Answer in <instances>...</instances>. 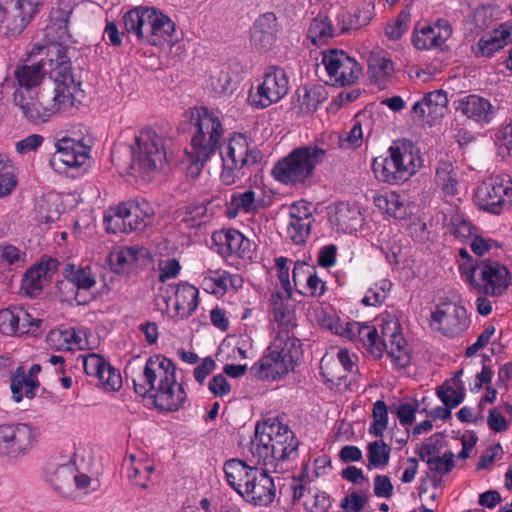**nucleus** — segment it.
<instances>
[{
    "mask_svg": "<svg viewBox=\"0 0 512 512\" xmlns=\"http://www.w3.org/2000/svg\"><path fill=\"white\" fill-rule=\"evenodd\" d=\"M299 442L294 432L279 421H266L256 426L250 452L257 465L271 466L283 473L298 457Z\"/></svg>",
    "mask_w": 512,
    "mask_h": 512,
    "instance_id": "1",
    "label": "nucleus"
},
{
    "mask_svg": "<svg viewBox=\"0 0 512 512\" xmlns=\"http://www.w3.org/2000/svg\"><path fill=\"white\" fill-rule=\"evenodd\" d=\"M223 470L228 485L247 503L268 506L274 501L276 487L267 469L234 458L224 463Z\"/></svg>",
    "mask_w": 512,
    "mask_h": 512,
    "instance_id": "2",
    "label": "nucleus"
},
{
    "mask_svg": "<svg viewBox=\"0 0 512 512\" xmlns=\"http://www.w3.org/2000/svg\"><path fill=\"white\" fill-rule=\"evenodd\" d=\"M193 120L196 130L191 140L192 151L188 153L191 162L188 170L192 176H197L219 149L224 128L218 114L206 107L197 108Z\"/></svg>",
    "mask_w": 512,
    "mask_h": 512,
    "instance_id": "3",
    "label": "nucleus"
},
{
    "mask_svg": "<svg viewBox=\"0 0 512 512\" xmlns=\"http://www.w3.org/2000/svg\"><path fill=\"white\" fill-rule=\"evenodd\" d=\"M422 166L419 150L407 140L395 141L384 158L372 163L375 177L385 183L397 185L408 181Z\"/></svg>",
    "mask_w": 512,
    "mask_h": 512,
    "instance_id": "4",
    "label": "nucleus"
},
{
    "mask_svg": "<svg viewBox=\"0 0 512 512\" xmlns=\"http://www.w3.org/2000/svg\"><path fill=\"white\" fill-rule=\"evenodd\" d=\"M300 341L285 331H279L268 347V352L254 365L255 375L263 380H274L287 374L301 356Z\"/></svg>",
    "mask_w": 512,
    "mask_h": 512,
    "instance_id": "5",
    "label": "nucleus"
},
{
    "mask_svg": "<svg viewBox=\"0 0 512 512\" xmlns=\"http://www.w3.org/2000/svg\"><path fill=\"white\" fill-rule=\"evenodd\" d=\"M326 156V149L316 144L295 148L276 163L272 171L273 176L286 185L304 183L313 175L315 168L325 160Z\"/></svg>",
    "mask_w": 512,
    "mask_h": 512,
    "instance_id": "6",
    "label": "nucleus"
},
{
    "mask_svg": "<svg viewBox=\"0 0 512 512\" xmlns=\"http://www.w3.org/2000/svg\"><path fill=\"white\" fill-rule=\"evenodd\" d=\"M45 481L56 494L68 499L82 498L99 488V481L80 471L73 460L49 466Z\"/></svg>",
    "mask_w": 512,
    "mask_h": 512,
    "instance_id": "7",
    "label": "nucleus"
},
{
    "mask_svg": "<svg viewBox=\"0 0 512 512\" xmlns=\"http://www.w3.org/2000/svg\"><path fill=\"white\" fill-rule=\"evenodd\" d=\"M39 429L27 422L0 425V463L18 465L38 445Z\"/></svg>",
    "mask_w": 512,
    "mask_h": 512,
    "instance_id": "8",
    "label": "nucleus"
},
{
    "mask_svg": "<svg viewBox=\"0 0 512 512\" xmlns=\"http://www.w3.org/2000/svg\"><path fill=\"white\" fill-rule=\"evenodd\" d=\"M49 52L56 54V58L49 59V73L55 83L53 104L50 106L55 108V113L71 112L78 96L83 93L81 82L74 78L71 62L59 46H52Z\"/></svg>",
    "mask_w": 512,
    "mask_h": 512,
    "instance_id": "9",
    "label": "nucleus"
},
{
    "mask_svg": "<svg viewBox=\"0 0 512 512\" xmlns=\"http://www.w3.org/2000/svg\"><path fill=\"white\" fill-rule=\"evenodd\" d=\"M260 152L252 145L250 138L242 133H234L220 149L222 170L220 179L225 185L235 184L247 166L257 163Z\"/></svg>",
    "mask_w": 512,
    "mask_h": 512,
    "instance_id": "10",
    "label": "nucleus"
},
{
    "mask_svg": "<svg viewBox=\"0 0 512 512\" xmlns=\"http://www.w3.org/2000/svg\"><path fill=\"white\" fill-rule=\"evenodd\" d=\"M462 278L478 293L496 297L502 295L511 283L510 272L498 261L484 260L476 265H462Z\"/></svg>",
    "mask_w": 512,
    "mask_h": 512,
    "instance_id": "11",
    "label": "nucleus"
},
{
    "mask_svg": "<svg viewBox=\"0 0 512 512\" xmlns=\"http://www.w3.org/2000/svg\"><path fill=\"white\" fill-rule=\"evenodd\" d=\"M82 136L62 137L55 143V152L50 158V166L57 173L71 174L82 169L88 162L94 139L89 131Z\"/></svg>",
    "mask_w": 512,
    "mask_h": 512,
    "instance_id": "12",
    "label": "nucleus"
},
{
    "mask_svg": "<svg viewBox=\"0 0 512 512\" xmlns=\"http://www.w3.org/2000/svg\"><path fill=\"white\" fill-rule=\"evenodd\" d=\"M164 138L152 127L146 126L135 133L130 146L134 161L144 175H151L163 166L166 159Z\"/></svg>",
    "mask_w": 512,
    "mask_h": 512,
    "instance_id": "13",
    "label": "nucleus"
},
{
    "mask_svg": "<svg viewBox=\"0 0 512 512\" xmlns=\"http://www.w3.org/2000/svg\"><path fill=\"white\" fill-rule=\"evenodd\" d=\"M176 377L174 362L163 355H153L146 360L142 372L133 379L134 391L143 398Z\"/></svg>",
    "mask_w": 512,
    "mask_h": 512,
    "instance_id": "14",
    "label": "nucleus"
},
{
    "mask_svg": "<svg viewBox=\"0 0 512 512\" xmlns=\"http://www.w3.org/2000/svg\"><path fill=\"white\" fill-rule=\"evenodd\" d=\"M321 64L327 73V83L332 86L353 85L362 75L360 64L343 50L330 49L324 51Z\"/></svg>",
    "mask_w": 512,
    "mask_h": 512,
    "instance_id": "15",
    "label": "nucleus"
},
{
    "mask_svg": "<svg viewBox=\"0 0 512 512\" xmlns=\"http://www.w3.org/2000/svg\"><path fill=\"white\" fill-rule=\"evenodd\" d=\"M289 90V80L284 69L278 66L268 67L258 84L255 93H250L252 106L264 109L280 101Z\"/></svg>",
    "mask_w": 512,
    "mask_h": 512,
    "instance_id": "16",
    "label": "nucleus"
},
{
    "mask_svg": "<svg viewBox=\"0 0 512 512\" xmlns=\"http://www.w3.org/2000/svg\"><path fill=\"white\" fill-rule=\"evenodd\" d=\"M378 330L381 339L387 343L386 353L393 366L397 369H405L410 364L411 356L397 317L391 314L382 316Z\"/></svg>",
    "mask_w": 512,
    "mask_h": 512,
    "instance_id": "17",
    "label": "nucleus"
},
{
    "mask_svg": "<svg viewBox=\"0 0 512 512\" xmlns=\"http://www.w3.org/2000/svg\"><path fill=\"white\" fill-rule=\"evenodd\" d=\"M431 327L444 336L458 337L469 327L470 320L466 309L456 302H440L431 314Z\"/></svg>",
    "mask_w": 512,
    "mask_h": 512,
    "instance_id": "18",
    "label": "nucleus"
},
{
    "mask_svg": "<svg viewBox=\"0 0 512 512\" xmlns=\"http://www.w3.org/2000/svg\"><path fill=\"white\" fill-rule=\"evenodd\" d=\"M142 399L161 414L178 412L188 403L187 392L177 377Z\"/></svg>",
    "mask_w": 512,
    "mask_h": 512,
    "instance_id": "19",
    "label": "nucleus"
},
{
    "mask_svg": "<svg viewBox=\"0 0 512 512\" xmlns=\"http://www.w3.org/2000/svg\"><path fill=\"white\" fill-rule=\"evenodd\" d=\"M475 201L481 209L498 213L501 205L512 203L511 180L495 177L483 182L477 188Z\"/></svg>",
    "mask_w": 512,
    "mask_h": 512,
    "instance_id": "20",
    "label": "nucleus"
},
{
    "mask_svg": "<svg viewBox=\"0 0 512 512\" xmlns=\"http://www.w3.org/2000/svg\"><path fill=\"white\" fill-rule=\"evenodd\" d=\"M212 240L219 246V253L226 258L252 259L253 257L251 241L236 229L215 232Z\"/></svg>",
    "mask_w": 512,
    "mask_h": 512,
    "instance_id": "21",
    "label": "nucleus"
},
{
    "mask_svg": "<svg viewBox=\"0 0 512 512\" xmlns=\"http://www.w3.org/2000/svg\"><path fill=\"white\" fill-rule=\"evenodd\" d=\"M448 97L445 91L435 90L425 94L412 106L413 117L430 126L439 122L447 111Z\"/></svg>",
    "mask_w": 512,
    "mask_h": 512,
    "instance_id": "22",
    "label": "nucleus"
},
{
    "mask_svg": "<svg viewBox=\"0 0 512 512\" xmlns=\"http://www.w3.org/2000/svg\"><path fill=\"white\" fill-rule=\"evenodd\" d=\"M83 367L87 375L94 376L107 391H118L123 384L120 373L104 358L91 353L83 357Z\"/></svg>",
    "mask_w": 512,
    "mask_h": 512,
    "instance_id": "23",
    "label": "nucleus"
},
{
    "mask_svg": "<svg viewBox=\"0 0 512 512\" xmlns=\"http://www.w3.org/2000/svg\"><path fill=\"white\" fill-rule=\"evenodd\" d=\"M451 34L450 23L445 19H438L433 25L416 27L413 33V44L419 50L441 48Z\"/></svg>",
    "mask_w": 512,
    "mask_h": 512,
    "instance_id": "24",
    "label": "nucleus"
},
{
    "mask_svg": "<svg viewBox=\"0 0 512 512\" xmlns=\"http://www.w3.org/2000/svg\"><path fill=\"white\" fill-rule=\"evenodd\" d=\"M348 339L362 345L375 359L381 358L387 350V343L381 339L374 325L354 321L349 328Z\"/></svg>",
    "mask_w": 512,
    "mask_h": 512,
    "instance_id": "25",
    "label": "nucleus"
},
{
    "mask_svg": "<svg viewBox=\"0 0 512 512\" xmlns=\"http://www.w3.org/2000/svg\"><path fill=\"white\" fill-rule=\"evenodd\" d=\"M374 120L367 112H360L351 121V127L338 136V145L344 150L359 148L364 139H368L373 133Z\"/></svg>",
    "mask_w": 512,
    "mask_h": 512,
    "instance_id": "26",
    "label": "nucleus"
},
{
    "mask_svg": "<svg viewBox=\"0 0 512 512\" xmlns=\"http://www.w3.org/2000/svg\"><path fill=\"white\" fill-rule=\"evenodd\" d=\"M455 108L457 112L478 124H488L494 118L493 105L488 99L478 94L461 97Z\"/></svg>",
    "mask_w": 512,
    "mask_h": 512,
    "instance_id": "27",
    "label": "nucleus"
},
{
    "mask_svg": "<svg viewBox=\"0 0 512 512\" xmlns=\"http://www.w3.org/2000/svg\"><path fill=\"white\" fill-rule=\"evenodd\" d=\"M277 19L273 13L260 15L251 30L252 45L258 49L267 51L276 42Z\"/></svg>",
    "mask_w": 512,
    "mask_h": 512,
    "instance_id": "28",
    "label": "nucleus"
},
{
    "mask_svg": "<svg viewBox=\"0 0 512 512\" xmlns=\"http://www.w3.org/2000/svg\"><path fill=\"white\" fill-rule=\"evenodd\" d=\"M14 102L20 107L24 116L36 124L47 122L55 114V108L44 105L38 95L16 92Z\"/></svg>",
    "mask_w": 512,
    "mask_h": 512,
    "instance_id": "29",
    "label": "nucleus"
},
{
    "mask_svg": "<svg viewBox=\"0 0 512 512\" xmlns=\"http://www.w3.org/2000/svg\"><path fill=\"white\" fill-rule=\"evenodd\" d=\"M30 19L22 11L14 10L10 0H0V35L13 37L22 33Z\"/></svg>",
    "mask_w": 512,
    "mask_h": 512,
    "instance_id": "30",
    "label": "nucleus"
},
{
    "mask_svg": "<svg viewBox=\"0 0 512 512\" xmlns=\"http://www.w3.org/2000/svg\"><path fill=\"white\" fill-rule=\"evenodd\" d=\"M291 296L285 292H273L270 298L271 314L275 322L282 327L281 331L289 333V329L296 326L294 307L291 304Z\"/></svg>",
    "mask_w": 512,
    "mask_h": 512,
    "instance_id": "31",
    "label": "nucleus"
},
{
    "mask_svg": "<svg viewBox=\"0 0 512 512\" xmlns=\"http://www.w3.org/2000/svg\"><path fill=\"white\" fill-rule=\"evenodd\" d=\"M263 199L260 193L253 189L243 192H234L231 195L227 206V215L229 218H235L239 214H250L262 207Z\"/></svg>",
    "mask_w": 512,
    "mask_h": 512,
    "instance_id": "32",
    "label": "nucleus"
},
{
    "mask_svg": "<svg viewBox=\"0 0 512 512\" xmlns=\"http://www.w3.org/2000/svg\"><path fill=\"white\" fill-rule=\"evenodd\" d=\"M145 42L154 46H172L177 40L175 24L162 12L158 11Z\"/></svg>",
    "mask_w": 512,
    "mask_h": 512,
    "instance_id": "33",
    "label": "nucleus"
},
{
    "mask_svg": "<svg viewBox=\"0 0 512 512\" xmlns=\"http://www.w3.org/2000/svg\"><path fill=\"white\" fill-rule=\"evenodd\" d=\"M175 296V310L180 318L189 317L198 306V289L187 283L182 282L176 286L171 287Z\"/></svg>",
    "mask_w": 512,
    "mask_h": 512,
    "instance_id": "34",
    "label": "nucleus"
},
{
    "mask_svg": "<svg viewBox=\"0 0 512 512\" xmlns=\"http://www.w3.org/2000/svg\"><path fill=\"white\" fill-rule=\"evenodd\" d=\"M512 40V25L502 23L486 37L480 38L477 43L482 56H492Z\"/></svg>",
    "mask_w": 512,
    "mask_h": 512,
    "instance_id": "35",
    "label": "nucleus"
},
{
    "mask_svg": "<svg viewBox=\"0 0 512 512\" xmlns=\"http://www.w3.org/2000/svg\"><path fill=\"white\" fill-rule=\"evenodd\" d=\"M360 211L357 207L346 202L335 205L329 212V220L337 230L350 233L356 229Z\"/></svg>",
    "mask_w": 512,
    "mask_h": 512,
    "instance_id": "36",
    "label": "nucleus"
},
{
    "mask_svg": "<svg viewBox=\"0 0 512 512\" xmlns=\"http://www.w3.org/2000/svg\"><path fill=\"white\" fill-rule=\"evenodd\" d=\"M158 11L149 6H138L130 9V32L132 31L138 40L145 42Z\"/></svg>",
    "mask_w": 512,
    "mask_h": 512,
    "instance_id": "37",
    "label": "nucleus"
},
{
    "mask_svg": "<svg viewBox=\"0 0 512 512\" xmlns=\"http://www.w3.org/2000/svg\"><path fill=\"white\" fill-rule=\"evenodd\" d=\"M63 276L79 290H90L96 285V273L91 265L81 267L67 264L63 269Z\"/></svg>",
    "mask_w": 512,
    "mask_h": 512,
    "instance_id": "38",
    "label": "nucleus"
},
{
    "mask_svg": "<svg viewBox=\"0 0 512 512\" xmlns=\"http://www.w3.org/2000/svg\"><path fill=\"white\" fill-rule=\"evenodd\" d=\"M38 387L39 382L37 378L27 377L25 370L19 367L11 379L12 399L16 403H19L24 396L31 399L36 395Z\"/></svg>",
    "mask_w": 512,
    "mask_h": 512,
    "instance_id": "39",
    "label": "nucleus"
},
{
    "mask_svg": "<svg viewBox=\"0 0 512 512\" xmlns=\"http://www.w3.org/2000/svg\"><path fill=\"white\" fill-rule=\"evenodd\" d=\"M327 99V91L322 85L304 86L298 89V105L303 114L316 111Z\"/></svg>",
    "mask_w": 512,
    "mask_h": 512,
    "instance_id": "40",
    "label": "nucleus"
},
{
    "mask_svg": "<svg viewBox=\"0 0 512 512\" xmlns=\"http://www.w3.org/2000/svg\"><path fill=\"white\" fill-rule=\"evenodd\" d=\"M154 219V209L144 199L130 201V231H144Z\"/></svg>",
    "mask_w": 512,
    "mask_h": 512,
    "instance_id": "41",
    "label": "nucleus"
},
{
    "mask_svg": "<svg viewBox=\"0 0 512 512\" xmlns=\"http://www.w3.org/2000/svg\"><path fill=\"white\" fill-rule=\"evenodd\" d=\"M83 336L84 335L81 331L69 328L62 331H52L48 336V340L60 350H81L84 349L86 345V341Z\"/></svg>",
    "mask_w": 512,
    "mask_h": 512,
    "instance_id": "42",
    "label": "nucleus"
},
{
    "mask_svg": "<svg viewBox=\"0 0 512 512\" xmlns=\"http://www.w3.org/2000/svg\"><path fill=\"white\" fill-rule=\"evenodd\" d=\"M46 65L49 66V59L46 62L41 60L31 65L19 67L15 72L19 85L27 89L38 85L44 76V72L47 70L45 68Z\"/></svg>",
    "mask_w": 512,
    "mask_h": 512,
    "instance_id": "43",
    "label": "nucleus"
},
{
    "mask_svg": "<svg viewBox=\"0 0 512 512\" xmlns=\"http://www.w3.org/2000/svg\"><path fill=\"white\" fill-rule=\"evenodd\" d=\"M436 184L441 188L445 195L453 196L458 191V171L451 163H440L436 170Z\"/></svg>",
    "mask_w": 512,
    "mask_h": 512,
    "instance_id": "44",
    "label": "nucleus"
},
{
    "mask_svg": "<svg viewBox=\"0 0 512 512\" xmlns=\"http://www.w3.org/2000/svg\"><path fill=\"white\" fill-rule=\"evenodd\" d=\"M391 447L386 444L382 439L370 442L367 445V468L378 469L384 468L388 465L390 460Z\"/></svg>",
    "mask_w": 512,
    "mask_h": 512,
    "instance_id": "45",
    "label": "nucleus"
},
{
    "mask_svg": "<svg viewBox=\"0 0 512 512\" xmlns=\"http://www.w3.org/2000/svg\"><path fill=\"white\" fill-rule=\"evenodd\" d=\"M127 217L128 206L125 203L110 208L104 216V224L106 225L107 232L113 234L125 233Z\"/></svg>",
    "mask_w": 512,
    "mask_h": 512,
    "instance_id": "46",
    "label": "nucleus"
},
{
    "mask_svg": "<svg viewBox=\"0 0 512 512\" xmlns=\"http://www.w3.org/2000/svg\"><path fill=\"white\" fill-rule=\"evenodd\" d=\"M16 186L15 167L5 155H0V198L10 195Z\"/></svg>",
    "mask_w": 512,
    "mask_h": 512,
    "instance_id": "47",
    "label": "nucleus"
},
{
    "mask_svg": "<svg viewBox=\"0 0 512 512\" xmlns=\"http://www.w3.org/2000/svg\"><path fill=\"white\" fill-rule=\"evenodd\" d=\"M61 211L56 196L42 198L36 207V218L40 223H53L60 218Z\"/></svg>",
    "mask_w": 512,
    "mask_h": 512,
    "instance_id": "48",
    "label": "nucleus"
},
{
    "mask_svg": "<svg viewBox=\"0 0 512 512\" xmlns=\"http://www.w3.org/2000/svg\"><path fill=\"white\" fill-rule=\"evenodd\" d=\"M26 262V253L13 245L0 247V269L9 271L22 268Z\"/></svg>",
    "mask_w": 512,
    "mask_h": 512,
    "instance_id": "49",
    "label": "nucleus"
},
{
    "mask_svg": "<svg viewBox=\"0 0 512 512\" xmlns=\"http://www.w3.org/2000/svg\"><path fill=\"white\" fill-rule=\"evenodd\" d=\"M392 283L388 279H381L375 282L365 293L361 302L365 306H379L389 295Z\"/></svg>",
    "mask_w": 512,
    "mask_h": 512,
    "instance_id": "50",
    "label": "nucleus"
},
{
    "mask_svg": "<svg viewBox=\"0 0 512 512\" xmlns=\"http://www.w3.org/2000/svg\"><path fill=\"white\" fill-rule=\"evenodd\" d=\"M333 35V29L326 16L319 15L308 28V38L315 45L325 43Z\"/></svg>",
    "mask_w": 512,
    "mask_h": 512,
    "instance_id": "51",
    "label": "nucleus"
},
{
    "mask_svg": "<svg viewBox=\"0 0 512 512\" xmlns=\"http://www.w3.org/2000/svg\"><path fill=\"white\" fill-rule=\"evenodd\" d=\"M320 374L329 386L339 384L346 377L333 355H324L320 361Z\"/></svg>",
    "mask_w": 512,
    "mask_h": 512,
    "instance_id": "52",
    "label": "nucleus"
},
{
    "mask_svg": "<svg viewBox=\"0 0 512 512\" xmlns=\"http://www.w3.org/2000/svg\"><path fill=\"white\" fill-rule=\"evenodd\" d=\"M388 426V410L384 401L378 400L373 405L372 421L368 432L375 437H382Z\"/></svg>",
    "mask_w": 512,
    "mask_h": 512,
    "instance_id": "53",
    "label": "nucleus"
},
{
    "mask_svg": "<svg viewBox=\"0 0 512 512\" xmlns=\"http://www.w3.org/2000/svg\"><path fill=\"white\" fill-rule=\"evenodd\" d=\"M49 275V268L47 264L40 263L26 271L23 279V286L30 294L42 288V283Z\"/></svg>",
    "mask_w": 512,
    "mask_h": 512,
    "instance_id": "54",
    "label": "nucleus"
},
{
    "mask_svg": "<svg viewBox=\"0 0 512 512\" xmlns=\"http://www.w3.org/2000/svg\"><path fill=\"white\" fill-rule=\"evenodd\" d=\"M203 289L211 294H223L227 291L226 271L209 270L203 274L201 281Z\"/></svg>",
    "mask_w": 512,
    "mask_h": 512,
    "instance_id": "55",
    "label": "nucleus"
},
{
    "mask_svg": "<svg viewBox=\"0 0 512 512\" xmlns=\"http://www.w3.org/2000/svg\"><path fill=\"white\" fill-rule=\"evenodd\" d=\"M374 8V4L371 1L361 2L353 14H351L348 22V28L359 29L367 25L374 16Z\"/></svg>",
    "mask_w": 512,
    "mask_h": 512,
    "instance_id": "56",
    "label": "nucleus"
},
{
    "mask_svg": "<svg viewBox=\"0 0 512 512\" xmlns=\"http://www.w3.org/2000/svg\"><path fill=\"white\" fill-rule=\"evenodd\" d=\"M319 321L322 327L330 330L336 335H340L348 339L349 328H352L354 321H342L333 313L322 312V316H319Z\"/></svg>",
    "mask_w": 512,
    "mask_h": 512,
    "instance_id": "57",
    "label": "nucleus"
},
{
    "mask_svg": "<svg viewBox=\"0 0 512 512\" xmlns=\"http://www.w3.org/2000/svg\"><path fill=\"white\" fill-rule=\"evenodd\" d=\"M450 225L451 234L461 242H469L475 235V227L460 215L453 216Z\"/></svg>",
    "mask_w": 512,
    "mask_h": 512,
    "instance_id": "58",
    "label": "nucleus"
},
{
    "mask_svg": "<svg viewBox=\"0 0 512 512\" xmlns=\"http://www.w3.org/2000/svg\"><path fill=\"white\" fill-rule=\"evenodd\" d=\"M17 317H19V335H38L42 324L41 319L33 317L22 307H17Z\"/></svg>",
    "mask_w": 512,
    "mask_h": 512,
    "instance_id": "59",
    "label": "nucleus"
},
{
    "mask_svg": "<svg viewBox=\"0 0 512 512\" xmlns=\"http://www.w3.org/2000/svg\"><path fill=\"white\" fill-rule=\"evenodd\" d=\"M19 317L17 307L7 308L0 311V332L4 335H19Z\"/></svg>",
    "mask_w": 512,
    "mask_h": 512,
    "instance_id": "60",
    "label": "nucleus"
},
{
    "mask_svg": "<svg viewBox=\"0 0 512 512\" xmlns=\"http://www.w3.org/2000/svg\"><path fill=\"white\" fill-rule=\"evenodd\" d=\"M427 464L431 472L443 477L454 467V454L452 452H445L443 456L429 457Z\"/></svg>",
    "mask_w": 512,
    "mask_h": 512,
    "instance_id": "61",
    "label": "nucleus"
},
{
    "mask_svg": "<svg viewBox=\"0 0 512 512\" xmlns=\"http://www.w3.org/2000/svg\"><path fill=\"white\" fill-rule=\"evenodd\" d=\"M312 223L289 220L287 237L297 245L304 244L310 235Z\"/></svg>",
    "mask_w": 512,
    "mask_h": 512,
    "instance_id": "62",
    "label": "nucleus"
},
{
    "mask_svg": "<svg viewBox=\"0 0 512 512\" xmlns=\"http://www.w3.org/2000/svg\"><path fill=\"white\" fill-rule=\"evenodd\" d=\"M411 15L408 11H401L393 23L385 28V34L390 40H398L408 30Z\"/></svg>",
    "mask_w": 512,
    "mask_h": 512,
    "instance_id": "63",
    "label": "nucleus"
},
{
    "mask_svg": "<svg viewBox=\"0 0 512 512\" xmlns=\"http://www.w3.org/2000/svg\"><path fill=\"white\" fill-rule=\"evenodd\" d=\"M437 396L442 403L448 407L454 408L462 403L464 399V393L461 390L450 385H443L437 389Z\"/></svg>",
    "mask_w": 512,
    "mask_h": 512,
    "instance_id": "64",
    "label": "nucleus"
}]
</instances>
